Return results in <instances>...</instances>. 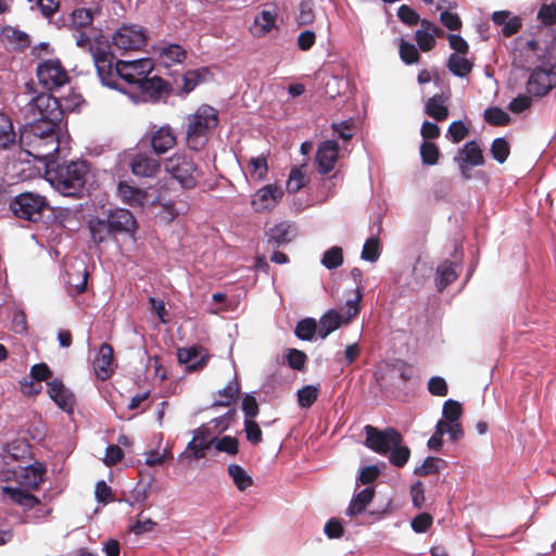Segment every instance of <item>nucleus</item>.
<instances>
[{
	"label": "nucleus",
	"instance_id": "680f3d73",
	"mask_svg": "<svg viewBox=\"0 0 556 556\" xmlns=\"http://www.w3.org/2000/svg\"><path fill=\"white\" fill-rule=\"evenodd\" d=\"M244 431L247 434V440L252 444L256 445L263 440V432L258 426V424L251 419L244 420Z\"/></svg>",
	"mask_w": 556,
	"mask_h": 556
},
{
	"label": "nucleus",
	"instance_id": "ea45409f",
	"mask_svg": "<svg viewBox=\"0 0 556 556\" xmlns=\"http://www.w3.org/2000/svg\"><path fill=\"white\" fill-rule=\"evenodd\" d=\"M484 121L492 126H506L510 122L509 115L500 106H492L484 111Z\"/></svg>",
	"mask_w": 556,
	"mask_h": 556
},
{
	"label": "nucleus",
	"instance_id": "864d4df0",
	"mask_svg": "<svg viewBox=\"0 0 556 556\" xmlns=\"http://www.w3.org/2000/svg\"><path fill=\"white\" fill-rule=\"evenodd\" d=\"M286 359L290 368L302 371L305 368L307 355L298 349H288Z\"/></svg>",
	"mask_w": 556,
	"mask_h": 556
},
{
	"label": "nucleus",
	"instance_id": "393cba45",
	"mask_svg": "<svg viewBox=\"0 0 556 556\" xmlns=\"http://www.w3.org/2000/svg\"><path fill=\"white\" fill-rule=\"evenodd\" d=\"M455 159L471 166H481L485 162L482 149L476 140L466 142L463 148L458 150V154Z\"/></svg>",
	"mask_w": 556,
	"mask_h": 556
},
{
	"label": "nucleus",
	"instance_id": "58836bf2",
	"mask_svg": "<svg viewBox=\"0 0 556 556\" xmlns=\"http://www.w3.org/2000/svg\"><path fill=\"white\" fill-rule=\"evenodd\" d=\"M239 393V383L237 381L229 382L223 390L218 391L217 394L219 399L215 400L213 405L222 407L230 406L238 400Z\"/></svg>",
	"mask_w": 556,
	"mask_h": 556
},
{
	"label": "nucleus",
	"instance_id": "0eeeda50",
	"mask_svg": "<svg viewBox=\"0 0 556 556\" xmlns=\"http://www.w3.org/2000/svg\"><path fill=\"white\" fill-rule=\"evenodd\" d=\"M364 430L366 433L365 445L380 455H387L394 445L403 443L402 434L394 428L379 430L367 425Z\"/></svg>",
	"mask_w": 556,
	"mask_h": 556
},
{
	"label": "nucleus",
	"instance_id": "5701e85b",
	"mask_svg": "<svg viewBox=\"0 0 556 556\" xmlns=\"http://www.w3.org/2000/svg\"><path fill=\"white\" fill-rule=\"evenodd\" d=\"M20 148V131L16 132L12 118L0 111V150L10 151Z\"/></svg>",
	"mask_w": 556,
	"mask_h": 556
},
{
	"label": "nucleus",
	"instance_id": "5fc2aeb1",
	"mask_svg": "<svg viewBox=\"0 0 556 556\" xmlns=\"http://www.w3.org/2000/svg\"><path fill=\"white\" fill-rule=\"evenodd\" d=\"M249 173L256 179L265 178L268 172L267 160L264 156L252 157L248 164Z\"/></svg>",
	"mask_w": 556,
	"mask_h": 556
},
{
	"label": "nucleus",
	"instance_id": "c85d7f7f",
	"mask_svg": "<svg viewBox=\"0 0 556 556\" xmlns=\"http://www.w3.org/2000/svg\"><path fill=\"white\" fill-rule=\"evenodd\" d=\"M346 324L344 315L339 314L334 309L328 311L321 316L318 324V336L321 339L328 337L332 331Z\"/></svg>",
	"mask_w": 556,
	"mask_h": 556
},
{
	"label": "nucleus",
	"instance_id": "052dcab7",
	"mask_svg": "<svg viewBox=\"0 0 556 556\" xmlns=\"http://www.w3.org/2000/svg\"><path fill=\"white\" fill-rule=\"evenodd\" d=\"M397 17L402 23L408 26L417 25L420 21L419 14L407 4H402L397 9Z\"/></svg>",
	"mask_w": 556,
	"mask_h": 556
},
{
	"label": "nucleus",
	"instance_id": "de8ad7c7",
	"mask_svg": "<svg viewBox=\"0 0 556 556\" xmlns=\"http://www.w3.org/2000/svg\"><path fill=\"white\" fill-rule=\"evenodd\" d=\"M214 447L217 452H224L235 456L239 453V441L235 437L225 435L220 439L215 438Z\"/></svg>",
	"mask_w": 556,
	"mask_h": 556
},
{
	"label": "nucleus",
	"instance_id": "423d86ee",
	"mask_svg": "<svg viewBox=\"0 0 556 556\" xmlns=\"http://www.w3.org/2000/svg\"><path fill=\"white\" fill-rule=\"evenodd\" d=\"M47 207V199L33 192L20 193L10 202V210L16 217L34 223L41 219Z\"/></svg>",
	"mask_w": 556,
	"mask_h": 556
},
{
	"label": "nucleus",
	"instance_id": "f8f14e48",
	"mask_svg": "<svg viewBox=\"0 0 556 556\" xmlns=\"http://www.w3.org/2000/svg\"><path fill=\"white\" fill-rule=\"evenodd\" d=\"M113 42L118 49L140 50L147 43V33L141 26L124 25L113 36Z\"/></svg>",
	"mask_w": 556,
	"mask_h": 556
},
{
	"label": "nucleus",
	"instance_id": "603ef678",
	"mask_svg": "<svg viewBox=\"0 0 556 556\" xmlns=\"http://www.w3.org/2000/svg\"><path fill=\"white\" fill-rule=\"evenodd\" d=\"M362 258L368 262H376L380 256V241L371 237L366 240L362 250Z\"/></svg>",
	"mask_w": 556,
	"mask_h": 556
},
{
	"label": "nucleus",
	"instance_id": "6e6d98bb",
	"mask_svg": "<svg viewBox=\"0 0 556 556\" xmlns=\"http://www.w3.org/2000/svg\"><path fill=\"white\" fill-rule=\"evenodd\" d=\"M440 463L444 464L445 462L438 457L428 456L420 466L415 468L414 473L419 477L437 473L439 472Z\"/></svg>",
	"mask_w": 556,
	"mask_h": 556
},
{
	"label": "nucleus",
	"instance_id": "473e14b6",
	"mask_svg": "<svg viewBox=\"0 0 556 556\" xmlns=\"http://www.w3.org/2000/svg\"><path fill=\"white\" fill-rule=\"evenodd\" d=\"M99 35L100 31L94 27L74 30L73 34L76 45L84 50H88L91 53V55H93V52H96L97 49H100L96 45V40Z\"/></svg>",
	"mask_w": 556,
	"mask_h": 556
},
{
	"label": "nucleus",
	"instance_id": "4468645a",
	"mask_svg": "<svg viewBox=\"0 0 556 556\" xmlns=\"http://www.w3.org/2000/svg\"><path fill=\"white\" fill-rule=\"evenodd\" d=\"M412 367L402 361L393 364H387L380 378V386L390 388H401L412 378Z\"/></svg>",
	"mask_w": 556,
	"mask_h": 556
},
{
	"label": "nucleus",
	"instance_id": "f704fd0d",
	"mask_svg": "<svg viewBox=\"0 0 556 556\" xmlns=\"http://www.w3.org/2000/svg\"><path fill=\"white\" fill-rule=\"evenodd\" d=\"M290 229L291 226L288 223H280L270 228L266 232L268 244H270L271 247H279L290 242Z\"/></svg>",
	"mask_w": 556,
	"mask_h": 556
},
{
	"label": "nucleus",
	"instance_id": "aec40b11",
	"mask_svg": "<svg viewBox=\"0 0 556 556\" xmlns=\"http://www.w3.org/2000/svg\"><path fill=\"white\" fill-rule=\"evenodd\" d=\"M283 195V191L275 185H266L253 197L251 202L255 212L273 210Z\"/></svg>",
	"mask_w": 556,
	"mask_h": 556
},
{
	"label": "nucleus",
	"instance_id": "a19ab883",
	"mask_svg": "<svg viewBox=\"0 0 556 556\" xmlns=\"http://www.w3.org/2000/svg\"><path fill=\"white\" fill-rule=\"evenodd\" d=\"M318 333V326L314 318H304L295 327V336L305 341H311L315 333Z\"/></svg>",
	"mask_w": 556,
	"mask_h": 556
},
{
	"label": "nucleus",
	"instance_id": "cd10ccee",
	"mask_svg": "<svg viewBox=\"0 0 556 556\" xmlns=\"http://www.w3.org/2000/svg\"><path fill=\"white\" fill-rule=\"evenodd\" d=\"M45 473V466L40 463H35L23 469L20 476V482L29 489L37 490L43 482Z\"/></svg>",
	"mask_w": 556,
	"mask_h": 556
},
{
	"label": "nucleus",
	"instance_id": "79ce46f5",
	"mask_svg": "<svg viewBox=\"0 0 556 556\" xmlns=\"http://www.w3.org/2000/svg\"><path fill=\"white\" fill-rule=\"evenodd\" d=\"M389 453L390 463L397 468L404 467L410 457L409 447L402 443L394 445Z\"/></svg>",
	"mask_w": 556,
	"mask_h": 556
},
{
	"label": "nucleus",
	"instance_id": "37998d69",
	"mask_svg": "<svg viewBox=\"0 0 556 556\" xmlns=\"http://www.w3.org/2000/svg\"><path fill=\"white\" fill-rule=\"evenodd\" d=\"M87 279L88 273L86 269L78 270L75 279L73 275L68 274L67 285L70 294L78 295L84 293L87 289Z\"/></svg>",
	"mask_w": 556,
	"mask_h": 556
},
{
	"label": "nucleus",
	"instance_id": "49530a36",
	"mask_svg": "<svg viewBox=\"0 0 556 556\" xmlns=\"http://www.w3.org/2000/svg\"><path fill=\"white\" fill-rule=\"evenodd\" d=\"M490 151L494 160L503 164L510 154V147L505 138H496L493 140Z\"/></svg>",
	"mask_w": 556,
	"mask_h": 556
},
{
	"label": "nucleus",
	"instance_id": "412c9836",
	"mask_svg": "<svg viewBox=\"0 0 556 556\" xmlns=\"http://www.w3.org/2000/svg\"><path fill=\"white\" fill-rule=\"evenodd\" d=\"M50 399L64 412L71 413L74 409V394L64 386L63 381L54 378L47 383Z\"/></svg>",
	"mask_w": 556,
	"mask_h": 556
},
{
	"label": "nucleus",
	"instance_id": "c756f323",
	"mask_svg": "<svg viewBox=\"0 0 556 556\" xmlns=\"http://www.w3.org/2000/svg\"><path fill=\"white\" fill-rule=\"evenodd\" d=\"M457 264L452 261H444L437 268L435 286L438 291H443L448 285L454 282L458 274L456 271Z\"/></svg>",
	"mask_w": 556,
	"mask_h": 556
},
{
	"label": "nucleus",
	"instance_id": "7c9ffc66",
	"mask_svg": "<svg viewBox=\"0 0 556 556\" xmlns=\"http://www.w3.org/2000/svg\"><path fill=\"white\" fill-rule=\"evenodd\" d=\"M375 496V488L368 486L358 492L351 501L348 509V516H357L365 511L367 506L371 503Z\"/></svg>",
	"mask_w": 556,
	"mask_h": 556
},
{
	"label": "nucleus",
	"instance_id": "4d7b16f0",
	"mask_svg": "<svg viewBox=\"0 0 556 556\" xmlns=\"http://www.w3.org/2000/svg\"><path fill=\"white\" fill-rule=\"evenodd\" d=\"M400 56L406 64L417 63L420 59L418 49L410 42L401 40L400 43Z\"/></svg>",
	"mask_w": 556,
	"mask_h": 556
},
{
	"label": "nucleus",
	"instance_id": "4be33fe9",
	"mask_svg": "<svg viewBox=\"0 0 556 556\" xmlns=\"http://www.w3.org/2000/svg\"><path fill=\"white\" fill-rule=\"evenodd\" d=\"M114 351L111 344L102 343L93 361V369L98 379L105 381L114 371Z\"/></svg>",
	"mask_w": 556,
	"mask_h": 556
},
{
	"label": "nucleus",
	"instance_id": "39448f33",
	"mask_svg": "<svg viewBox=\"0 0 556 556\" xmlns=\"http://www.w3.org/2000/svg\"><path fill=\"white\" fill-rule=\"evenodd\" d=\"M165 170L185 189H193L201 176V170L191 156L175 153L165 161Z\"/></svg>",
	"mask_w": 556,
	"mask_h": 556
},
{
	"label": "nucleus",
	"instance_id": "e2e57ef3",
	"mask_svg": "<svg viewBox=\"0 0 556 556\" xmlns=\"http://www.w3.org/2000/svg\"><path fill=\"white\" fill-rule=\"evenodd\" d=\"M437 35H433L429 31L425 30H417L415 34V39L418 45V48L422 52H429L431 51L435 46V37Z\"/></svg>",
	"mask_w": 556,
	"mask_h": 556
},
{
	"label": "nucleus",
	"instance_id": "f257e3e1",
	"mask_svg": "<svg viewBox=\"0 0 556 556\" xmlns=\"http://www.w3.org/2000/svg\"><path fill=\"white\" fill-rule=\"evenodd\" d=\"M60 121L34 118L20 128V149L41 160L59 150Z\"/></svg>",
	"mask_w": 556,
	"mask_h": 556
},
{
	"label": "nucleus",
	"instance_id": "09e8293b",
	"mask_svg": "<svg viewBox=\"0 0 556 556\" xmlns=\"http://www.w3.org/2000/svg\"><path fill=\"white\" fill-rule=\"evenodd\" d=\"M469 134V127L465 125L463 121H454L450 124L446 138L453 143L463 141Z\"/></svg>",
	"mask_w": 556,
	"mask_h": 556
},
{
	"label": "nucleus",
	"instance_id": "69168bd1",
	"mask_svg": "<svg viewBox=\"0 0 556 556\" xmlns=\"http://www.w3.org/2000/svg\"><path fill=\"white\" fill-rule=\"evenodd\" d=\"M162 56L169 60L170 62L180 63L186 59L187 53L185 49L179 45H168L167 47L163 48Z\"/></svg>",
	"mask_w": 556,
	"mask_h": 556
},
{
	"label": "nucleus",
	"instance_id": "c03bdc74",
	"mask_svg": "<svg viewBox=\"0 0 556 556\" xmlns=\"http://www.w3.org/2000/svg\"><path fill=\"white\" fill-rule=\"evenodd\" d=\"M420 156L426 165H435L440 159V150L438 146L431 141H424L420 144Z\"/></svg>",
	"mask_w": 556,
	"mask_h": 556
},
{
	"label": "nucleus",
	"instance_id": "338daca9",
	"mask_svg": "<svg viewBox=\"0 0 556 556\" xmlns=\"http://www.w3.org/2000/svg\"><path fill=\"white\" fill-rule=\"evenodd\" d=\"M305 176L300 168H293L290 172L289 179L287 181V190L289 193L298 192L304 186Z\"/></svg>",
	"mask_w": 556,
	"mask_h": 556
},
{
	"label": "nucleus",
	"instance_id": "9b49d317",
	"mask_svg": "<svg viewBox=\"0 0 556 556\" xmlns=\"http://www.w3.org/2000/svg\"><path fill=\"white\" fill-rule=\"evenodd\" d=\"M92 60L101 83L110 88H118L119 74L117 63L113 65L114 55L103 49L93 52Z\"/></svg>",
	"mask_w": 556,
	"mask_h": 556
},
{
	"label": "nucleus",
	"instance_id": "ddd939ff",
	"mask_svg": "<svg viewBox=\"0 0 556 556\" xmlns=\"http://www.w3.org/2000/svg\"><path fill=\"white\" fill-rule=\"evenodd\" d=\"M153 68L150 59H139L135 61H117V74L119 78L128 85H138L141 79L147 77Z\"/></svg>",
	"mask_w": 556,
	"mask_h": 556
},
{
	"label": "nucleus",
	"instance_id": "7ed1b4c3",
	"mask_svg": "<svg viewBox=\"0 0 556 556\" xmlns=\"http://www.w3.org/2000/svg\"><path fill=\"white\" fill-rule=\"evenodd\" d=\"M218 125V112L211 105L199 106L187 116L186 142L189 149L199 151L206 144L208 136Z\"/></svg>",
	"mask_w": 556,
	"mask_h": 556
},
{
	"label": "nucleus",
	"instance_id": "774afa93",
	"mask_svg": "<svg viewBox=\"0 0 556 556\" xmlns=\"http://www.w3.org/2000/svg\"><path fill=\"white\" fill-rule=\"evenodd\" d=\"M532 96L527 94H519L518 97L514 98L509 104L508 110L515 114L522 113L527 109H529L532 104Z\"/></svg>",
	"mask_w": 556,
	"mask_h": 556
},
{
	"label": "nucleus",
	"instance_id": "4c0bfd02",
	"mask_svg": "<svg viewBox=\"0 0 556 556\" xmlns=\"http://www.w3.org/2000/svg\"><path fill=\"white\" fill-rule=\"evenodd\" d=\"M277 14L271 11L263 10L255 16L254 26L257 36H265L276 27Z\"/></svg>",
	"mask_w": 556,
	"mask_h": 556
},
{
	"label": "nucleus",
	"instance_id": "a878e982",
	"mask_svg": "<svg viewBox=\"0 0 556 556\" xmlns=\"http://www.w3.org/2000/svg\"><path fill=\"white\" fill-rule=\"evenodd\" d=\"M117 191L122 201L132 207L142 206L147 199V192L144 190L130 186L125 181L118 184Z\"/></svg>",
	"mask_w": 556,
	"mask_h": 556
},
{
	"label": "nucleus",
	"instance_id": "a211bd4d",
	"mask_svg": "<svg viewBox=\"0 0 556 556\" xmlns=\"http://www.w3.org/2000/svg\"><path fill=\"white\" fill-rule=\"evenodd\" d=\"M339 144L334 140L321 142L317 149L316 163L317 170L321 175L330 173L338 161Z\"/></svg>",
	"mask_w": 556,
	"mask_h": 556
},
{
	"label": "nucleus",
	"instance_id": "c9c22d12",
	"mask_svg": "<svg viewBox=\"0 0 556 556\" xmlns=\"http://www.w3.org/2000/svg\"><path fill=\"white\" fill-rule=\"evenodd\" d=\"M96 11L87 8H79L71 14V26L74 30L92 27Z\"/></svg>",
	"mask_w": 556,
	"mask_h": 556
},
{
	"label": "nucleus",
	"instance_id": "9d476101",
	"mask_svg": "<svg viewBox=\"0 0 556 556\" xmlns=\"http://www.w3.org/2000/svg\"><path fill=\"white\" fill-rule=\"evenodd\" d=\"M142 144H149L156 155H162L177 144V137L169 125L152 126L141 139Z\"/></svg>",
	"mask_w": 556,
	"mask_h": 556
},
{
	"label": "nucleus",
	"instance_id": "2f4dec72",
	"mask_svg": "<svg viewBox=\"0 0 556 556\" xmlns=\"http://www.w3.org/2000/svg\"><path fill=\"white\" fill-rule=\"evenodd\" d=\"M109 220L106 217H93L89 219L88 227L90 230L91 240L99 244L106 241L113 232L109 227Z\"/></svg>",
	"mask_w": 556,
	"mask_h": 556
},
{
	"label": "nucleus",
	"instance_id": "bb28decb",
	"mask_svg": "<svg viewBox=\"0 0 556 556\" xmlns=\"http://www.w3.org/2000/svg\"><path fill=\"white\" fill-rule=\"evenodd\" d=\"M447 100L443 93L434 94L429 98L425 105V113L435 119L437 122H443L448 117V108L444 104Z\"/></svg>",
	"mask_w": 556,
	"mask_h": 556
},
{
	"label": "nucleus",
	"instance_id": "f3484780",
	"mask_svg": "<svg viewBox=\"0 0 556 556\" xmlns=\"http://www.w3.org/2000/svg\"><path fill=\"white\" fill-rule=\"evenodd\" d=\"M113 236L117 233H135L137 222L132 213L125 208L111 210L106 215Z\"/></svg>",
	"mask_w": 556,
	"mask_h": 556
},
{
	"label": "nucleus",
	"instance_id": "b1692460",
	"mask_svg": "<svg viewBox=\"0 0 556 556\" xmlns=\"http://www.w3.org/2000/svg\"><path fill=\"white\" fill-rule=\"evenodd\" d=\"M1 38L13 50L24 51L30 46L28 34L13 26H4L1 31Z\"/></svg>",
	"mask_w": 556,
	"mask_h": 556
},
{
	"label": "nucleus",
	"instance_id": "13d9d810",
	"mask_svg": "<svg viewBox=\"0 0 556 556\" xmlns=\"http://www.w3.org/2000/svg\"><path fill=\"white\" fill-rule=\"evenodd\" d=\"M463 413V407L459 402L454 400H447L443 405V417L450 421H458Z\"/></svg>",
	"mask_w": 556,
	"mask_h": 556
},
{
	"label": "nucleus",
	"instance_id": "72a5a7b5",
	"mask_svg": "<svg viewBox=\"0 0 556 556\" xmlns=\"http://www.w3.org/2000/svg\"><path fill=\"white\" fill-rule=\"evenodd\" d=\"M446 66L453 75L463 78L472 72L473 62L462 54L452 53L448 56Z\"/></svg>",
	"mask_w": 556,
	"mask_h": 556
},
{
	"label": "nucleus",
	"instance_id": "2eb2a0df",
	"mask_svg": "<svg viewBox=\"0 0 556 556\" xmlns=\"http://www.w3.org/2000/svg\"><path fill=\"white\" fill-rule=\"evenodd\" d=\"M137 88L144 101L149 100L153 102L167 97L172 91L169 83L159 76L144 77L137 85Z\"/></svg>",
	"mask_w": 556,
	"mask_h": 556
},
{
	"label": "nucleus",
	"instance_id": "6e6552de",
	"mask_svg": "<svg viewBox=\"0 0 556 556\" xmlns=\"http://www.w3.org/2000/svg\"><path fill=\"white\" fill-rule=\"evenodd\" d=\"M27 111L33 118L61 122L64 117V111L61 108L59 99L46 92L34 97L27 104Z\"/></svg>",
	"mask_w": 556,
	"mask_h": 556
},
{
	"label": "nucleus",
	"instance_id": "f03ea898",
	"mask_svg": "<svg viewBox=\"0 0 556 556\" xmlns=\"http://www.w3.org/2000/svg\"><path fill=\"white\" fill-rule=\"evenodd\" d=\"M89 165L87 161H64L48 165L47 179L64 197L83 198L86 192Z\"/></svg>",
	"mask_w": 556,
	"mask_h": 556
},
{
	"label": "nucleus",
	"instance_id": "1a4fd4ad",
	"mask_svg": "<svg viewBox=\"0 0 556 556\" xmlns=\"http://www.w3.org/2000/svg\"><path fill=\"white\" fill-rule=\"evenodd\" d=\"M37 77L48 90L60 88L70 81L67 71L58 59L41 62L37 67Z\"/></svg>",
	"mask_w": 556,
	"mask_h": 556
},
{
	"label": "nucleus",
	"instance_id": "bf43d9fd",
	"mask_svg": "<svg viewBox=\"0 0 556 556\" xmlns=\"http://www.w3.org/2000/svg\"><path fill=\"white\" fill-rule=\"evenodd\" d=\"M538 20L545 26H553L556 24V4L553 3H544L539 12Z\"/></svg>",
	"mask_w": 556,
	"mask_h": 556
},
{
	"label": "nucleus",
	"instance_id": "a18cd8bd",
	"mask_svg": "<svg viewBox=\"0 0 556 556\" xmlns=\"http://www.w3.org/2000/svg\"><path fill=\"white\" fill-rule=\"evenodd\" d=\"M343 263V250L340 247L328 249L321 258V264L328 269H336Z\"/></svg>",
	"mask_w": 556,
	"mask_h": 556
},
{
	"label": "nucleus",
	"instance_id": "3c124183",
	"mask_svg": "<svg viewBox=\"0 0 556 556\" xmlns=\"http://www.w3.org/2000/svg\"><path fill=\"white\" fill-rule=\"evenodd\" d=\"M319 389L315 386H306L298 391V402L303 408H309L318 397Z\"/></svg>",
	"mask_w": 556,
	"mask_h": 556
},
{
	"label": "nucleus",
	"instance_id": "0e129e2a",
	"mask_svg": "<svg viewBox=\"0 0 556 556\" xmlns=\"http://www.w3.org/2000/svg\"><path fill=\"white\" fill-rule=\"evenodd\" d=\"M30 378L40 384L41 381L49 382L52 378V370L46 363L35 364L30 368Z\"/></svg>",
	"mask_w": 556,
	"mask_h": 556
},
{
	"label": "nucleus",
	"instance_id": "8fccbe9b",
	"mask_svg": "<svg viewBox=\"0 0 556 556\" xmlns=\"http://www.w3.org/2000/svg\"><path fill=\"white\" fill-rule=\"evenodd\" d=\"M363 299V292L358 287L353 291V296L346 300L345 306L346 312L344 314L345 323H350L361 311V301Z\"/></svg>",
	"mask_w": 556,
	"mask_h": 556
},
{
	"label": "nucleus",
	"instance_id": "20e7f679",
	"mask_svg": "<svg viewBox=\"0 0 556 556\" xmlns=\"http://www.w3.org/2000/svg\"><path fill=\"white\" fill-rule=\"evenodd\" d=\"M556 87V52L546 49L541 59V64L535 66L527 80V92L536 98L548 94Z\"/></svg>",
	"mask_w": 556,
	"mask_h": 556
},
{
	"label": "nucleus",
	"instance_id": "e433bc0d",
	"mask_svg": "<svg viewBox=\"0 0 556 556\" xmlns=\"http://www.w3.org/2000/svg\"><path fill=\"white\" fill-rule=\"evenodd\" d=\"M227 472L239 491H245L253 485L252 477L240 465H228Z\"/></svg>",
	"mask_w": 556,
	"mask_h": 556
},
{
	"label": "nucleus",
	"instance_id": "dca6fc26",
	"mask_svg": "<svg viewBox=\"0 0 556 556\" xmlns=\"http://www.w3.org/2000/svg\"><path fill=\"white\" fill-rule=\"evenodd\" d=\"M129 167L137 177L152 178L159 174L161 162L147 152H138L131 157Z\"/></svg>",
	"mask_w": 556,
	"mask_h": 556
},
{
	"label": "nucleus",
	"instance_id": "6ab92c4d",
	"mask_svg": "<svg viewBox=\"0 0 556 556\" xmlns=\"http://www.w3.org/2000/svg\"><path fill=\"white\" fill-rule=\"evenodd\" d=\"M177 357L180 364L187 365L188 371H199L207 365L210 354L206 350L193 345L178 349Z\"/></svg>",
	"mask_w": 556,
	"mask_h": 556
}]
</instances>
